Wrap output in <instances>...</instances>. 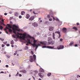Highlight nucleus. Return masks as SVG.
Returning <instances> with one entry per match:
<instances>
[{
	"label": "nucleus",
	"mask_w": 80,
	"mask_h": 80,
	"mask_svg": "<svg viewBox=\"0 0 80 80\" xmlns=\"http://www.w3.org/2000/svg\"><path fill=\"white\" fill-rule=\"evenodd\" d=\"M56 33H58L59 35V37L58 38H60V37H61V36L60 35V32L59 31H56L55 32Z\"/></svg>",
	"instance_id": "obj_14"
},
{
	"label": "nucleus",
	"mask_w": 80,
	"mask_h": 80,
	"mask_svg": "<svg viewBox=\"0 0 80 80\" xmlns=\"http://www.w3.org/2000/svg\"><path fill=\"white\" fill-rule=\"evenodd\" d=\"M4 73V72L2 71L0 73Z\"/></svg>",
	"instance_id": "obj_40"
},
{
	"label": "nucleus",
	"mask_w": 80,
	"mask_h": 80,
	"mask_svg": "<svg viewBox=\"0 0 80 80\" xmlns=\"http://www.w3.org/2000/svg\"><path fill=\"white\" fill-rule=\"evenodd\" d=\"M1 21H2V22L1 21H0V23H2V24L4 25H5V24H4V23H3V22H4V20L2 19L1 20Z\"/></svg>",
	"instance_id": "obj_18"
},
{
	"label": "nucleus",
	"mask_w": 80,
	"mask_h": 80,
	"mask_svg": "<svg viewBox=\"0 0 80 80\" xmlns=\"http://www.w3.org/2000/svg\"><path fill=\"white\" fill-rule=\"evenodd\" d=\"M78 77H80V76L79 75H78L77 76V77L78 78Z\"/></svg>",
	"instance_id": "obj_39"
},
{
	"label": "nucleus",
	"mask_w": 80,
	"mask_h": 80,
	"mask_svg": "<svg viewBox=\"0 0 80 80\" xmlns=\"http://www.w3.org/2000/svg\"><path fill=\"white\" fill-rule=\"evenodd\" d=\"M30 16L29 14H27L26 16H25V17L26 18H27L28 19L29 18H30Z\"/></svg>",
	"instance_id": "obj_13"
},
{
	"label": "nucleus",
	"mask_w": 80,
	"mask_h": 80,
	"mask_svg": "<svg viewBox=\"0 0 80 80\" xmlns=\"http://www.w3.org/2000/svg\"><path fill=\"white\" fill-rule=\"evenodd\" d=\"M28 80H31V78H29Z\"/></svg>",
	"instance_id": "obj_58"
},
{
	"label": "nucleus",
	"mask_w": 80,
	"mask_h": 80,
	"mask_svg": "<svg viewBox=\"0 0 80 80\" xmlns=\"http://www.w3.org/2000/svg\"><path fill=\"white\" fill-rule=\"evenodd\" d=\"M7 29H8L9 31V32H12V30L11 29L9 28H8V27H6V28L5 29V30H7Z\"/></svg>",
	"instance_id": "obj_7"
},
{
	"label": "nucleus",
	"mask_w": 80,
	"mask_h": 80,
	"mask_svg": "<svg viewBox=\"0 0 80 80\" xmlns=\"http://www.w3.org/2000/svg\"><path fill=\"white\" fill-rule=\"evenodd\" d=\"M4 50H5V49H2L1 50V51H2V52H4Z\"/></svg>",
	"instance_id": "obj_31"
},
{
	"label": "nucleus",
	"mask_w": 80,
	"mask_h": 80,
	"mask_svg": "<svg viewBox=\"0 0 80 80\" xmlns=\"http://www.w3.org/2000/svg\"><path fill=\"white\" fill-rule=\"evenodd\" d=\"M1 63V61L0 60V63Z\"/></svg>",
	"instance_id": "obj_64"
},
{
	"label": "nucleus",
	"mask_w": 80,
	"mask_h": 80,
	"mask_svg": "<svg viewBox=\"0 0 80 80\" xmlns=\"http://www.w3.org/2000/svg\"><path fill=\"white\" fill-rule=\"evenodd\" d=\"M54 42L53 41H52L50 42H48L47 44L48 45H50V44L53 45V44H54Z\"/></svg>",
	"instance_id": "obj_6"
},
{
	"label": "nucleus",
	"mask_w": 80,
	"mask_h": 80,
	"mask_svg": "<svg viewBox=\"0 0 80 80\" xmlns=\"http://www.w3.org/2000/svg\"><path fill=\"white\" fill-rule=\"evenodd\" d=\"M74 43V42H71L69 44V46H72Z\"/></svg>",
	"instance_id": "obj_22"
},
{
	"label": "nucleus",
	"mask_w": 80,
	"mask_h": 80,
	"mask_svg": "<svg viewBox=\"0 0 80 80\" xmlns=\"http://www.w3.org/2000/svg\"><path fill=\"white\" fill-rule=\"evenodd\" d=\"M34 18H35V16H32L30 18H29V20L30 21H32L34 20Z\"/></svg>",
	"instance_id": "obj_8"
},
{
	"label": "nucleus",
	"mask_w": 80,
	"mask_h": 80,
	"mask_svg": "<svg viewBox=\"0 0 80 80\" xmlns=\"http://www.w3.org/2000/svg\"><path fill=\"white\" fill-rule=\"evenodd\" d=\"M32 25L34 26V27H37L38 26V24L35 22L33 23Z\"/></svg>",
	"instance_id": "obj_11"
},
{
	"label": "nucleus",
	"mask_w": 80,
	"mask_h": 80,
	"mask_svg": "<svg viewBox=\"0 0 80 80\" xmlns=\"http://www.w3.org/2000/svg\"><path fill=\"white\" fill-rule=\"evenodd\" d=\"M30 62H32L33 61V56H31L30 57V59L29 60Z\"/></svg>",
	"instance_id": "obj_10"
},
{
	"label": "nucleus",
	"mask_w": 80,
	"mask_h": 80,
	"mask_svg": "<svg viewBox=\"0 0 80 80\" xmlns=\"http://www.w3.org/2000/svg\"><path fill=\"white\" fill-rule=\"evenodd\" d=\"M56 20L57 21H58V22H59L60 21V20H59V19H58V18H56Z\"/></svg>",
	"instance_id": "obj_27"
},
{
	"label": "nucleus",
	"mask_w": 80,
	"mask_h": 80,
	"mask_svg": "<svg viewBox=\"0 0 80 80\" xmlns=\"http://www.w3.org/2000/svg\"><path fill=\"white\" fill-rule=\"evenodd\" d=\"M21 38H14L15 39H14L15 41L16 42H17L18 40L17 38H22V40H26V37H27V33L26 32H24L22 36H20Z\"/></svg>",
	"instance_id": "obj_3"
},
{
	"label": "nucleus",
	"mask_w": 80,
	"mask_h": 80,
	"mask_svg": "<svg viewBox=\"0 0 80 80\" xmlns=\"http://www.w3.org/2000/svg\"><path fill=\"white\" fill-rule=\"evenodd\" d=\"M26 40L28 42V43L26 44V45L28 46V43L31 44L33 47L36 48L35 49V51L37 50V49L38 48V47H41V44L40 43H38V45L36 44V42H37V41L34 38L31 37V36L28 34H27L26 35Z\"/></svg>",
	"instance_id": "obj_1"
},
{
	"label": "nucleus",
	"mask_w": 80,
	"mask_h": 80,
	"mask_svg": "<svg viewBox=\"0 0 80 80\" xmlns=\"http://www.w3.org/2000/svg\"><path fill=\"white\" fill-rule=\"evenodd\" d=\"M2 47H5V45H4V44H2Z\"/></svg>",
	"instance_id": "obj_34"
},
{
	"label": "nucleus",
	"mask_w": 80,
	"mask_h": 80,
	"mask_svg": "<svg viewBox=\"0 0 80 80\" xmlns=\"http://www.w3.org/2000/svg\"><path fill=\"white\" fill-rule=\"evenodd\" d=\"M67 29L65 28H63L62 29V31L64 33H66L67 32Z\"/></svg>",
	"instance_id": "obj_12"
},
{
	"label": "nucleus",
	"mask_w": 80,
	"mask_h": 80,
	"mask_svg": "<svg viewBox=\"0 0 80 80\" xmlns=\"http://www.w3.org/2000/svg\"><path fill=\"white\" fill-rule=\"evenodd\" d=\"M18 15H19V13L18 12H16L14 13V15L15 16H16V17H18Z\"/></svg>",
	"instance_id": "obj_16"
},
{
	"label": "nucleus",
	"mask_w": 80,
	"mask_h": 80,
	"mask_svg": "<svg viewBox=\"0 0 80 80\" xmlns=\"http://www.w3.org/2000/svg\"><path fill=\"white\" fill-rule=\"evenodd\" d=\"M14 55H17V52L14 53Z\"/></svg>",
	"instance_id": "obj_42"
},
{
	"label": "nucleus",
	"mask_w": 80,
	"mask_h": 80,
	"mask_svg": "<svg viewBox=\"0 0 80 80\" xmlns=\"http://www.w3.org/2000/svg\"><path fill=\"white\" fill-rule=\"evenodd\" d=\"M41 19V18H39V20H40Z\"/></svg>",
	"instance_id": "obj_49"
},
{
	"label": "nucleus",
	"mask_w": 80,
	"mask_h": 80,
	"mask_svg": "<svg viewBox=\"0 0 80 80\" xmlns=\"http://www.w3.org/2000/svg\"><path fill=\"white\" fill-rule=\"evenodd\" d=\"M33 13H34V14H37V13H35V11H33Z\"/></svg>",
	"instance_id": "obj_43"
},
{
	"label": "nucleus",
	"mask_w": 80,
	"mask_h": 80,
	"mask_svg": "<svg viewBox=\"0 0 80 80\" xmlns=\"http://www.w3.org/2000/svg\"><path fill=\"white\" fill-rule=\"evenodd\" d=\"M9 77H11V75H10L9 76Z\"/></svg>",
	"instance_id": "obj_61"
},
{
	"label": "nucleus",
	"mask_w": 80,
	"mask_h": 80,
	"mask_svg": "<svg viewBox=\"0 0 80 80\" xmlns=\"http://www.w3.org/2000/svg\"><path fill=\"white\" fill-rule=\"evenodd\" d=\"M4 54H6V52H4Z\"/></svg>",
	"instance_id": "obj_57"
},
{
	"label": "nucleus",
	"mask_w": 80,
	"mask_h": 80,
	"mask_svg": "<svg viewBox=\"0 0 80 80\" xmlns=\"http://www.w3.org/2000/svg\"><path fill=\"white\" fill-rule=\"evenodd\" d=\"M30 73V74H32V73H33V72H31Z\"/></svg>",
	"instance_id": "obj_60"
},
{
	"label": "nucleus",
	"mask_w": 80,
	"mask_h": 80,
	"mask_svg": "<svg viewBox=\"0 0 80 80\" xmlns=\"http://www.w3.org/2000/svg\"><path fill=\"white\" fill-rule=\"evenodd\" d=\"M19 77H22V75L20 74H19Z\"/></svg>",
	"instance_id": "obj_44"
},
{
	"label": "nucleus",
	"mask_w": 80,
	"mask_h": 80,
	"mask_svg": "<svg viewBox=\"0 0 80 80\" xmlns=\"http://www.w3.org/2000/svg\"><path fill=\"white\" fill-rule=\"evenodd\" d=\"M53 30V27L52 26L49 27V30L50 31H52Z\"/></svg>",
	"instance_id": "obj_15"
},
{
	"label": "nucleus",
	"mask_w": 80,
	"mask_h": 80,
	"mask_svg": "<svg viewBox=\"0 0 80 80\" xmlns=\"http://www.w3.org/2000/svg\"><path fill=\"white\" fill-rule=\"evenodd\" d=\"M3 27L2 26L0 25V30H2L3 29Z\"/></svg>",
	"instance_id": "obj_25"
},
{
	"label": "nucleus",
	"mask_w": 80,
	"mask_h": 80,
	"mask_svg": "<svg viewBox=\"0 0 80 80\" xmlns=\"http://www.w3.org/2000/svg\"><path fill=\"white\" fill-rule=\"evenodd\" d=\"M42 20H41L39 22V23H42Z\"/></svg>",
	"instance_id": "obj_35"
},
{
	"label": "nucleus",
	"mask_w": 80,
	"mask_h": 80,
	"mask_svg": "<svg viewBox=\"0 0 80 80\" xmlns=\"http://www.w3.org/2000/svg\"><path fill=\"white\" fill-rule=\"evenodd\" d=\"M51 73H48V77H50V75H51Z\"/></svg>",
	"instance_id": "obj_28"
},
{
	"label": "nucleus",
	"mask_w": 80,
	"mask_h": 80,
	"mask_svg": "<svg viewBox=\"0 0 80 80\" xmlns=\"http://www.w3.org/2000/svg\"><path fill=\"white\" fill-rule=\"evenodd\" d=\"M7 42H4V44H5V45L7 44Z\"/></svg>",
	"instance_id": "obj_38"
},
{
	"label": "nucleus",
	"mask_w": 80,
	"mask_h": 80,
	"mask_svg": "<svg viewBox=\"0 0 80 80\" xmlns=\"http://www.w3.org/2000/svg\"><path fill=\"white\" fill-rule=\"evenodd\" d=\"M42 48H49L50 49H53L54 48L53 47H52L51 46H48L47 47H46V46H43V47H42Z\"/></svg>",
	"instance_id": "obj_5"
},
{
	"label": "nucleus",
	"mask_w": 80,
	"mask_h": 80,
	"mask_svg": "<svg viewBox=\"0 0 80 80\" xmlns=\"http://www.w3.org/2000/svg\"><path fill=\"white\" fill-rule=\"evenodd\" d=\"M14 43V42H13V40H12L11 41V44H12H12H13Z\"/></svg>",
	"instance_id": "obj_26"
},
{
	"label": "nucleus",
	"mask_w": 80,
	"mask_h": 80,
	"mask_svg": "<svg viewBox=\"0 0 80 80\" xmlns=\"http://www.w3.org/2000/svg\"><path fill=\"white\" fill-rule=\"evenodd\" d=\"M1 33H2V32H0V34H1Z\"/></svg>",
	"instance_id": "obj_62"
},
{
	"label": "nucleus",
	"mask_w": 80,
	"mask_h": 80,
	"mask_svg": "<svg viewBox=\"0 0 80 80\" xmlns=\"http://www.w3.org/2000/svg\"><path fill=\"white\" fill-rule=\"evenodd\" d=\"M6 33H7V34H8V32H7V31H6Z\"/></svg>",
	"instance_id": "obj_52"
},
{
	"label": "nucleus",
	"mask_w": 80,
	"mask_h": 80,
	"mask_svg": "<svg viewBox=\"0 0 80 80\" xmlns=\"http://www.w3.org/2000/svg\"><path fill=\"white\" fill-rule=\"evenodd\" d=\"M38 80H42V79L40 78H39Z\"/></svg>",
	"instance_id": "obj_56"
},
{
	"label": "nucleus",
	"mask_w": 80,
	"mask_h": 80,
	"mask_svg": "<svg viewBox=\"0 0 80 80\" xmlns=\"http://www.w3.org/2000/svg\"><path fill=\"white\" fill-rule=\"evenodd\" d=\"M0 39L1 41H3V40H4V39H2L1 38H0Z\"/></svg>",
	"instance_id": "obj_33"
},
{
	"label": "nucleus",
	"mask_w": 80,
	"mask_h": 80,
	"mask_svg": "<svg viewBox=\"0 0 80 80\" xmlns=\"http://www.w3.org/2000/svg\"><path fill=\"white\" fill-rule=\"evenodd\" d=\"M26 50H28V47H26Z\"/></svg>",
	"instance_id": "obj_46"
},
{
	"label": "nucleus",
	"mask_w": 80,
	"mask_h": 80,
	"mask_svg": "<svg viewBox=\"0 0 80 80\" xmlns=\"http://www.w3.org/2000/svg\"><path fill=\"white\" fill-rule=\"evenodd\" d=\"M40 43H41V44H44V45H46L47 44V42L43 41V42H40Z\"/></svg>",
	"instance_id": "obj_9"
},
{
	"label": "nucleus",
	"mask_w": 80,
	"mask_h": 80,
	"mask_svg": "<svg viewBox=\"0 0 80 80\" xmlns=\"http://www.w3.org/2000/svg\"><path fill=\"white\" fill-rule=\"evenodd\" d=\"M4 15H7V13H4Z\"/></svg>",
	"instance_id": "obj_47"
},
{
	"label": "nucleus",
	"mask_w": 80,
	"mask_h": 80,
	"mask_svg": "<svg viewBox=\"0 0 80 80\" xmlns=\"http://www.w3.org/2000/svg\"><path fill=\"white\" fill-rule=\"evenodd\" d=\"M19 18H22V16H19Z\"/></svg>",
	"instance_id": "obj_37"
},
{
	"label": "nucleus",
	"mask_w": 80,
	"mask_h": 80,
	"mask_svg": "<svg viewBox=\"0 0 80 80\" xmlns=\"http://www.w3.org/2000/svg\"><path fill=\"white\" fill-rule=\"evenodd\" d=\"M77 25H79V23H77Z\"/></svg>",
	"instance_id": "obj_54"
},
{
	"label": "nucleus",
	"mask_w": 80,
	"mask_h": 80,
	"mask_svg": "<svg viewBox=\"0 0 80 80\" xmlns=\"http://www.w3.org/2000/svg\"><path fill=\"white\" fill-rule=\"evenodd\" d=\"M31 53H32V54H33V51H31Z\"/></svg>",
	"instance_id": "obj_48"
},
{
	"label": "nucleus",
	"mask_w": 80,
	"mask_h": 80,
	"mask_svg": "<svg viewBox=\"0 0 80 80\" xmlns=\"http://www.w3.org/2000/svg\"><path fill=\"white\" fill-rule=\"evenodd\" d=\"M60 48H59L60 49H63V48L64 47V46H62L61 45L60 46Z\"/></svg>",
	"instance_id": "obj_21"
},
{
	"label": "nucleus",
	"mask_w": 80,
	"mask_h": 80,
	"mask_svg": "<svg viewBox=\"0 0 80 80\" xmlns=\"http://www.w3.org/2000/svg\"><path fill=\"white\" fill-rule=\"evenodd\" d=\"M18 72L17 73L16 75V76H18Z\"/></svg>",
	"instance_id": "obj_32"
},
{
	"label": "nucleus",
	"mask_w": 80,
	"mask_h": 80,
	"mask_svg": "<svg viewBox=\"0 0 80 80\" xmlns=\"http://www.w3.org/2000/svg\"><path fill=\"white\" fill-rule=\"evenodd\" d=\"M48 41H51V40H52V38L50 37H49L48 38Z\"/></svg>",
	"instance_id": "obj_19"
},
{
	"label": "nucleus",
	"mask_w": 80,
	"mask_h": 80,
	"mask_svg": "<svg viewBox=\"0 0 80 80\" xmlns=\"http://www.w3.org/2000/svg\"><path fill=\"white\" fill-rule=\"evenodd\" d=\"M49 21H50V22H51V21H52V18L49 19Z\"/></svg>",
	"instance_id": "obj_30"
},
{
	"label": "nucleus",
	"mask_w": 80,
	"mask_h": 80,
	"mask_svg": "<svg viewBox=\"0 0 80 80\" xmlns=\"http://www.w3.org/2000/svg\"><path fill=\"white\" fill-rule=\"evenodd\" d=\"M48 18H49V17H50V16H49V15H48Z\"/></svg>",
	"instance_id": "obj_55"
},
{
	"label": "nucleus",
	"mask_w": 80,
	"mask_h": 80,
	"mask_svg": "<svg viewBox=\"0 0 80 80\" xmlns=\"http://www.w3.org/2000/svg\"><path fill=\"white\" fill-rule=\"evenodd\" d=\"M9 45H10V44H7V47H9Z\"/></svg>",
	"instance_id": "obj_36"
},
{
	"label": "nucleus",
	"mask_w": 80,
	"mask_h": 80,
	"mask_svg": "<svg viewBox=\"0 0 80 80\" xmlns=\"http://www.w3.org/2000/svg\"><path fill=\"white\" fill-rule=\"evenodd\" d=\"M57 48L58 50H60V46H58Z\"/></svg>",
	"instance_id": "obj_29"
},
{
	"label": "nucleus",
	"mask_w": 80,
	"mask_h": 80,
	"mask_svg": "<svg viewBox=\"0 0 80 80\" xmlns=\"http://www.w3.org/2000/svg\"><path fill=\"white\" fill-rule=\"evenodd\" d=\"M72 28L74 30H77V28L75 27H73Z\"/></svg>",
	"instance_id": "obj_23"
},
{
	"label": "nucleus",
	"mask_w": 80,
	"mask_h": 80,
	"mask_svg": "<svg viewBox=\"0 0 80 80\" xmlns=\"http://www.w3.org/2000/svg\"><path fill=\"white\" fill-rule=\"evenodd\" d=\"M74 46H75V47H77V44H76Z\"/></svg>",
	"instance_id": "obj_53"
},
{
	"label": "nucleus",
	"mask_w": 80,
	"mask_h": 80,
	"mask_svg": "<svg viewBox=\"0 0 80 80\" xmlns=\"http://www.w3.org/2000/svg\"><path fill=\"white\" fill-rule=\"evenodd\" d=\"M6 67H8V65H6Z\"/></svg>",
	"instance_id": "obj_50"
},
{
	"label": "nucleus",
	"mask_w": 80,
	"mask_h": 80,
	"mask_svg": "<svg viewBox=\"0 0 80 80\" xmlns=\"http://www.w3.org/2000/svg\"><path fill=\"white\" fill-rule=\"evenodd\" d=\"M60 41H62L63 40V39H60Z\"/></svg>",
	"instance_id": "obj_45"
},
{
	"label": "nucleus",
	"mask_w": 80,
	"mask_h": 80,
	"mask_svg": "<svg viewBox=\"0 0 80 80\" xmlns=\"http://www.w3.org/2000/svg\"><path fill=\"white\" fill-rule=\"evenodd\" d=\"M30 12H32V9H31L30 10Z\"/></svg>",
	"instance_id": "obj_59"
},
{
	"label": "nucleus",
	"mask_w": 80,
	"mask_h": 80,
	"mask_svg": "<svg viewBox=\"0 0 80 80\" xmlns=\"http://www.w3.org/2000/svg\"><path fill=\"white\" fill-rule=\"evenodd\" d=\"M22 73H25L27 72V71L25 70H23L22 71Z\"/></svg>",
	"instance_id": "obj_20"
},
{
	"label": "nucleus",
	"mask_w": 80,
	"mask_h": 80,
	"mask_svg": "<svg viewBox=\"0 0 80 80\" xmlns=\"http://www.w3.org/2000/svg\"><path fill=\"white\" fill-rule=\"evenodd\" d=\"M11 47H12L13 48L14 47V45H11Z\"/></svg>",
	"instance_id": "obj_41"
},
{
	"label": "nucleus",
	"mask_w": 80,
	"mask_h": 80,
	"mask_svg": "<svg viewBox=\"0 0 80 80\" xmlns=\"http://www.w3.org/2000/svg\"><path fill=\"white\" fill-rule=\"evenodd\" d=\"M33 60L34 61H36V55H35L34 54L33 55Z\"/></svg>",
	"instance_id": "obj_17"
},
{
	"label": "nucleus",
	"mask_w": 80,
	"mask_h": 80,
	"mask_svg": "<svg viewBox=\"0 0 80 80\" xmlns=\"http://www.w3.org/2000/svg\"><path fill=\"white\" fill-rule=\"evenodd\" d=\"M53 19H54V20H56V18H54V17H53Z\"/></svg>",
	"instance_id": "obj_51"
},
{
	"label": "nucleus",
	"mask_w": 80,
	"mask_h": 80,
	"mask_svg": "<svg viewBox=\"0 0 80 80\" xmlns=\"http://www.w3.org/2000/svg\"><path fill=\"white\" fill-rule=\"evenodd\" d=\"M25 12L24 11H22L21 12V15H24V14H25Z\"/></svg>",
	"instance_id": "obj_24"
},
{
	"label": "nucleus",
	"mask_w": 80,
	"mask_h": 80,
	"mask_svg": "<svg viewBox=\"0 0 80 80\" xmlns=\"http://www.w3.org/2000/svg\"><path fill=\"white\" fill-rule=\"evenodd\" d=\"M8 26L10 28H12L13 30V32L14 33V34L12 35V37L13 38H20V36H22L23 35L22 33H16L15 31H18V32H21L22 31V29L18 28H19V26L18 25H16L15 24H13L12 26L10 25L9 24H7Z\"/></svg>",
	"instance_id": "obj_2"
},
{
	"label": "nucleus",
	"mask_w": 80,
	"mask_h": 80,
	"mask_svg": "<svg viewBox=\"0 0 80 80\" xmlns=\"http://www.w3.org/2000/svg\"><path fill=\"white\" fill-rule=\"evenodd\" d=\"M34 72L35 73H34V75L36 77H38V75L41 77V78H43L44 76V75H43V73L42 72H40L38 73V71H35Z\"/></svg>",
	"instance_id": "obj_4"
},
{
	"label": "nucleus",
	"mask_w": 80,
	"mask_h": 80,
	"mask_svg": "<svg viewBox=\"0 0 80 80\" xmlns=\"http://www.w3.org/2000/svg\"><path fill=\"white\" fill-rule=\"evenodd\" d=\"M32 77L33 78L34 80H35V78H34L33 77V76H32Z\"/></svg>",
	"instance_id": "obj_63"
}]
</instances>
